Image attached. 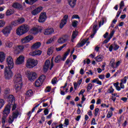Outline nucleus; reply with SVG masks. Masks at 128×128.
<instances>
[{
    "mask_svg": "<svg viewBox=\"0 0 128 128\" xmlns=\"http://www.w3.org/2000/svg\"><path fill=\"white\" fill-rule=\"evenodd\" d=\"M100 110V108H96L94 110V116H98V111Z\"/></svg>",
    "mask_w": 128,
    "mask_h": 128,
    "instance_id": "nucleus-54",
    "label": "nucleus"
},
{
    "mask_svg": "<svg viewBox=\"0 0 128 128\" xmlns=\"http://www.w3.org/2000/svg\"><path fill=\"white\" fill-rule=\"evenodd\" d=\"M68 15L66 14L64 16V18L61 20V22L60 24V28H62L68 22Z\"/></svg>",
    "mask_w": 128,
    "mask_h": 128,
    "instance_id": "nucleus-10",
    "label": "nucleus"
},
{
    "mask_svg": "<svg viewBox=\"0 0 128 128\" xmlns=\"http://www.w3.org/2000/svg\"><path fill=\"white\" fill-rule=\"evenodd\" d=\"M120 48V46L118 45L116 43H114V50H118Z\"/></svg>",
    "mask_w": 128,
    "mask_h": 128,
    "instance_id": "nucleus-47",
    "label": "nucleus"
},
{
    "mask_svg": "<svg viewBox=\"0 0 128 128\" xmlns=\"http://www.w3.org/2000/svg\"><path fill=\"white\" fill-rule=\"evenodd\" d=\"M54 38H51L46 42V44H50L52 42H54Z\"/></svg>",
    "mask_w": 128,
    "mask_h": 128,
    "instance_id": "nucleus-36",
    "label": "nucleus"
},
{
    "mask_svg": "<svg viewBox=\"0 0 128 128\" xmlns=\"http://www.w3.org/2000/svg\"><path fill=\"white\" fill-rule=\"evenodd\" d=\"M66 42V39H64V38H60L58 40V44H64Z\"/></svg>",
    "mask_w": 128,
    "mask_h": 128,
    "instance_id": "nucleus-37",
    "label": "nucleus"
},
{
    "mask_svg": "<svg viewBox=\"0 0 128 128\" xmlns=\"http://www.w3.org/2000/svg\"><path fill=\"white\" fill-rule=\"evenodd\" d=\"M6 24V22L2 20H0V28H3V26H4V25Z\"/></svg>",
    "mask_w": 128,
    "mask_h": 128,
    "instance_id": "nucleus-49",
    "label": "nucleus"
},
{
    "mask_svg": "<svg viewBox=\"0 0 128 128\" xmlns=\"http://www.w3.org/2000/svg\"><path fill=\"white\" fill-rule=\"evenodd\" d=\"M87 92H90V90H92V83H89L86 87Z\"/></svg>",
    "mask_w": 128,
    "mask_h": 128,
    "instance_id": "nucleus-39",
    "label": "nucleus"
},
{
    "mask_svg": "<svg viewBox=\"0 0 128 128\" xmlns=\"http://www.w3.org/2000/svg\"><path fill=\"white\" fill-rule=\"evenodd\" d=\"M126 76L124 77V82L123 80H120L121 82L120 83V86L121 88H122L123 90L124 88V85L123 84H126Z\"/></svg>",
    "mask_w": 128,
    "mask_h": 128,
    "instance_id": "nucleus-22",
    "label": "nucleus"
},
{
    "mask_svg": "<svg viewBox=\"0 0 128 128\" xmlns=\"http://www.w3.org/2000/svg\"><path fill=\"white\" fill-rule=\"evenodd\" d=\"M32 40H34V36L30 34L25 36L24 38H22L21 40V42L22 44H28V42H30Z\"/></svg>",
    "mask_w": 128,
    "mask_h": 128,
    "instance_id": "nucleus-8",
    "label": "nucleus"
},
{
    "mask_svg": "<svg viewBox=\"0 0 128 128\" xmlns=\"http://www.w3.org/2000/svg\"><path fill=\"white\" fill-rule=\"evenodd\" d=\"M50 60H46L45 62V64L43 67L44 70V72H48V68H50Z\"/></svg>",
    "mask_w": 128,
    "mask_h": 128,
    "instance_id": "nucleus-20",
    "label": "nucleus"
},
{
    "mask_svg": "<svg viewBox=\"0 0 128 128\" xmlns=\"http://www.w3.org/2000/svg\"><path fill=\"white\" fill-rule=\"evenodd\" d=\"M120 14H122V10H118V11L117 12L116 16L115 17L116 18H118V16H120Z\"/></svg>",
    "mask_w": 128,
    "mask_h": 128,
    "instance_id": "nucleus-52",
    "label": "nucleus"
},
{
    "mask_svg": "<svg viewBox=\"0 0 128 128\" xmlns=\"http://www.w3.org/2000/svg\"><path fill=\"white\" fill-rule=\"evenodd\" d=\"M124 6V0H122L120 4V8H119L120 10H122Z\"/></svg>",
    "mask_w": 128,
    "mask_h": 128,
    "instance_id": "nucleus-42",
    "label": "nucleus"
},
{
    "mask_svg": "<svg viewBox=\"0 0 128 128\" xmlns=\"http://www.w3.org/2000/svg\"><path fill=\"white\" fill-rule=\"evenodd\" d=\"M49 112L50 111H48V109L46 108L44 111V116H48V114Z\"/></svg>",
    "mask_w": 128,
    "mask_h": 128,
    "instance_id": "nucleus-55",
    "label": "nucleus"
},
{
    "mask_svg": "<svg viewBox=\"0 0 128 128\" xmlns=\"http://www.w3.org/2000/svg\"><path fill=\"white\" fill-rule=\"evenodd\" d=\"M18 49L20 50V52H22V50H24V46H19Z\"/></svg>",
    "mask_w": 128,
    "mask_h": 128,
    "instance_id": "nucleus-62",
    "label": "nucleus"
},
{
    "mask_svg": "<svg viewBox=\"0 0 128 128\" xmlns=\"http://www.w3.org/2000/svg\"><path fill=\"white\" fill-rule=\"evenodd\" d=\"M38 62L36 60L30 58L27 60L26 66L29 68H34L36 66L38 65Z\"/></svg>",
    "mask_w": 128,
    "mask_h": 128,
    "instance_id": "nucleus-5",
    "label": "nucleus"
},
{
    "mask_svg": "<svg viewBox=\"0 0 128 128\" xmlns=\"http://www.w3.org/2000/svg\"><path fill=\"white\" fill-rule=\"evenodd\" d=\"M78 32L74 31L72 36V40H74V38H76L78 36Z\"/></svg>",
    "mask_w": 128,
    "mask_h": 128,
    "instance_id": "nucleus-40",
    "label": "nucleus"
},
{
    "mask_svg": "<svg viewBox=\"0 0 128 128\" xmlns=\"http://www.w3.org/2000/svg\"><path fill=\"white\" fill-rule=\"evenodd\" d=\"M14 14V10L12 9L8 10L6 12V16H12V14Z\"/></svg>",
    "mask_w": 128,
    "mask_h": 128,
    "instance_id": "nucleus-29",
    "label": "nucleus"
},
{
    "mask_svg": "<svg viewBox=\"0 0 128 128\" xmlns=\"http://www.w3.org/2000/svg\"><path fill=\"white\" fill-rule=\"evenodd\" d=\"M32 30L34 33V34H38V32H40V30H38V28H34L32 29Z\"/></svg>",
    "mask_w": 128,
    "mask_h": 128,
    "instance_id": "nucleus-41",
    "label": "nucleus"
},
{
    "mask_svg": "<svg viewBox=\"0 0 128 128\" xmlns=\"http://www.w3.org/2000/svg\"><path fill=\"white\" fill-rule=\"evenodd\" d=\"M96 124H97L96 122V118H93L91 122V126H96Z\"/></svg>",
    "mask_w": 128,
    "mask_h": 128,
    "instance_id": "nucleus-50",
    "label": "nucleus"
},
{
    "mask_svg": "<svg viewBox=\"0 0 128 128\" xmlns=\"http://www.w3.org/2000/svg\"><path fill=\"white\" fill-rule=\"evenodd\" d=\"M20 116V112L18 110H16V112H12V118H18V117Z\"/></svg>",
    "mask_w": 128,
    "mask_h": 128,
    "instance_id": "nucleus-33",
    "label": "nucleus"
},
{
    "mask_svg": "<svg viewBox=\"0 0 128 128\" xmlns=\"http://www.w3.org/2000/svg\"><path fill=\"white\" fill-rule=\"evenodd\" d=\"M12 68H8V67L5 68L4 76H5L6 80H10V78H12V76H14V73H12Z\"/></svg>",
    "mask_w": 128,
    "mask_h": 128,
    "instance_id": "nucleus-4",
    "label": "nucleus"
},
{
    "mask_svg": "<svg viewBox=\"0 0 128 128\" xmlns=\"http://www.w3.org/2000/svg\"><path fill=\"white\" fill-rule=\"evenodd\" d=\"M72 20H74V18H78V20H80V16H78V15L74 14L72 16Z\"/></svg>",
    "mask_w": 128,
    "mask_h": 128,
    "instance_id": "nucleus-56",
    "label": "nucleus"
},
{
    "mask_svg": "<svg viewBox=\"0 0 128 128\" xmlns=\"http://www.w3.org/2000/svg\"><path fill=\"white\" fill-rule=\"evenodd\" d=\"M42 46L40 42H36L32 46V48H39Z\"/></svg>",
    "mask_w": 128,
    "mask_h": 128,
    "instance_id": "nucleus-26",
    "label": "nucleus"
},
{
    "mask_svg": "<svg viewBox=\"0 0 128 128\" xmlns=\"http://www.w3.org/2000/svg\"><path fill=\"white\" fill-rule=\"evenodd\" d=\"M12 8H16V10H24L22 5L18 2H14L12 5Z\"/></svg>",
    "mask_w": 128,
    "mask_h": 128,
    "instance_id": "nucleus-13",
    "label": "nucleus"
},
{
    "mask_svg": "<svg viewBox=\"0 0 128 128\" xmlns=\"http://www.w3.org/2000/svg\"><path fill=\"white\" fill-rule=\"evenodd\" d=\"M54 29L53 28H48L46 29L44 32V34L45 36H48L50 34H54Z\"/></svg>",
    "mask_w": 128,
    "mask_h": 128,
    "instance_id": "nucleus-16",
    "label": "nucleus"
},
{
    "mask_svg": "<svg viewBox=\"0 0 128 128\" xmlns=\"http://www.w3.org/2000/svg\"><path fill=\"white\" fill-rule=\"evenodd\" d=\"M70 50L68 49V51L64 53L62 58H61V60L64 62L65 60H66V57L68 56V54H70Z\"/></svg>",
    "mask_w": 128,
    "mask_h": 128,
    "instance_id": "nucleus-24",
    "label": "nucleus"
},
{
    "mask_svg": "<svg viewBox=\"0 0 128 128\" xmlns=\"http://www.w3.org/2000/svg\"><path fill=\"white\" fill-rule=\"evenodd\" d=\"M56 78H54L52 80V84H56Z\"/></svg>",
    "mask_w": 128,
    "mask_h": 128,
    "instance_id": "nucleus-61",
    "label": "nucleus"
},
{
    "mask_svg": "<svg viewBox=\"0 0 128 128\" xmlns=\"http://www.w3.org/2000/svg\"><path fill=\"white\" fill-rule=\"evenodd\" d=\"M30 30V26L24 24L18 28L16 30V34L18 36H22L24 34H26Z\"/></svg>",
    "mask_w": 128,
    "mask_h": 128,
    "instance_id": "nucleus-2",
    "label": "nucleus"
},
{
    "mask_svg": "<svg viewBox=\"0 0 128 128\" xmlns=\"http://www.w3.org/2000/svg\"><path fill=\"white\" fill-rule=\"evenodd\" d=\"M4 105V100L3 99H0V108H2Z\"/></svg>",
    "mask_w": 128,
    "mask_h": 128,
    "instance_id": "nucleus-44",
    "label": "nucleus"
},
{
    "mask_svg": "<svg viewBox=\"0 0 128 128\" xmlns=\"http://www.w3.org/2000/svg\"><path fill=\"white\" fill-rule=\"evenodd\" d=\"M114 32H116V31L114 30H113L110 33L109 36L104 41L103 44H108V42H110V40L112 38V36H114Z\"/></svg>",
    "mask_w": 128,
    "mask_h": 128,
    "instance_id": "nucleus-19",
    "label": "nucleus"
},
{
    "mask_svg": "<svg viewBox=\"0 0 128 128\" xmlns=\"http://www.w3.org/2000/svg\"><path fill=\"white\" fill-rule=\"evenodd\" d=\"M4 94H6V96L10 94V89H6L4 92Z\"/></svg>",
    "mask_w": 128,
    "mask_h": 128,
    "instance_id": "nucleus-60",
    "label": "nucleus"
},
{
    "mask_svg": "<svg viewBox=\"0 0 128 128\" xmlns=\"http://www.w3.org/2000/svg\"><path fill=\"white\" fill-rule=\"evenodd\" d=\"M18 20V24H24V22H26V20L24 18H18V20Z\"/></svg>",
    "mask_w": 128,
    "mask_h": 128,
    "instance_id": "nucleus-38",
    "label": "nucleus"
},
{
    "mask_svg": "<svg viewBox=\"0 0 128 128\" xmlns=\"http://www.w3.org/2000/svg\"><path fill=\"white\" fill-rule=\"evenodd\" d=\"M10 106L6 105L5 107L4 110L3 111V116L2 118V124H6V118L10 113Z\"/></svg>",
    "mask_w": 128,
    "mask_h": 128,
    "instance_id": "nucleus-3",
    "label": "nucleus"
},
{
    "mask_svg": "<svg viewBox=\"0 0 128 128\" xmlns=\"http://www.w3.org/2000/svg\"><path fill=\"white\" fill-rule=\"evenodd\" d=\"M64 124L66 126H68L70 124V120L68 118H65Z\"/></svg>",
    "mask_w": 128,
    "mask_h": 128,
    "instance_id": "nucleus-57",
    "label": "nucleus"
},
{
    "mask_svg": "<svg viewBox=\"0 0 128 128\" xmlns=\"http://www.w3.org/2000/svg\"><path fill=\"white\" fill-rule=\"evenodd\" d=\"M52 68H54V58H52L51 59V65L50 67V70Z\"/></svg>",
    "mask_w": 128,
    "mask_h": 128,
    "instance_id": "nucleus-58",
    "label": "nucleus"
},
{
    "mask_svg": "<svg viewBox=\"0 0 128 128\" xmlns=\"http://www.w3.org/2000/svg\"><path fill=\"white\" fill-rule=\"evenodd\" d=\"M12 46H14V43L12 42H8L6 44V46H8V48H12Z\"/></svg>",
    "mask_w": 128,
    "mask_h": 128,
    "instance_id": "nucleus-45",
    "label": "nucleus"
},
{
    "mask_svg": "<svg viewBox=\"0 0 128 128\" xmlns=\"http://www.w3.org/2000/svg\"><path fill=\"white\" fill-rule=\"evenodd\" d=\"M61 60H62V56L59 55L56 57L54 62L56 64H58V62H60Z\"/></svg>",
    "mask_w": 128,
    "mask_h": 128,
    "instance_id": "nucleus-34",
    "label": "nucleus"
},
{
    "mask_svg": "<svg viewBox=\"0 0 128 128\" xmlns=\"http://www.w3.org/2000/svg\"><path fill=\"white\" fill-rule=\"evenodd\" d=\"M26 96L28 97L32 96H34V92H32V90H29L27 91L26 92Z\"/></svg>",
    "mask_w": 128,
    "mask_h": 128,
    "instance_id": "nucleus-32",
    "label": "nucleus"
},
{
    "mask_svg": "<svg viewBox=\"0 0 128 128\" xmlns=\"http://www.w3.org/2000/svg\"><path fill=\"white\" fill-rule=\"evenodd\" d=\"M14 84H15L14 88L16 91L20 92L22 87V78L20 73H16L14 78Z\"/></svg>",
    "mask_w": 128,
    "mask_h": 128,
    "instance_id": "nucleus-1",
    "label": "nucleus"
},
{
    "mask_svg": "<svg viewBox=\"0 0 128 128\" xmlns=\"http://www.w3.org/2000/svg\"><path fill=\"white\" fill-rule=\"evenodd\" d=\"M43 8H44L42 6L38 7L32 10L31 14L32 16H36V14H38L42 10Z\"/></svg>",
    "mask_w": 128,
    "mask_h": 128,
    "instance_id": "nucleus-14",
    "label": "nucleus"
},
{
    "mask_svg": "<svg viewBox=\"0 0 128 128\" xmlns=\"http://www.w3.org/2000/svg\"><path fill=\"white\" fill-rule=\"evenodd\" d=\"M12 105V110H16V104L14 103Z\"/></svg>",
    "mask_w": 128,
    "mask_h": 128,
    "instance_id": "nucleus-63",
    "label": "nucleus"
},
{
    "mask_svg": "<svg viewBox=\"0 0 128 128\" xmlns=\"http://www.w3.org/2000/svg\"><path fill=\"white\" fill-rule=\"evenodd\" d=\"M114 92V89L112 88V86H111L107 90V94H112Z\"/></svg>",
    "mask_w": 128,
    "mask_h": 128,
    "instance_id": "nucleus-35",
    "label": "nucleus"
},
{
    "mask_svg": "<svg viewBox=\"0 0 128 128\" xmlns=\"http://www.w3.org/2000/svg\"><path fill=\"white\" fill-rule=\"evenodd\" d=\"M48 17L46 16V12H41L39 16V18L38 19V22L42 23L44 22L46 20V18Z\"/></svg>",
    "mask_w": 128,
    "mask_h": 128,
    "instance_id": "nucleus-9",
    "label": "nucleus"
},
{
    "mask_svg": "<svg viewBox=\"0 0 128 128\" xmlns=\"http://www.w3.org/2000/svg\"><path fill=\"white\" fill-rule=\"evenodd\" d=\"M93 30L92 32L94 34H96V32H98V20H96L94 22V23Z\"/></svg>",
    "mask_w": 128,
    "mask_h": 128,
    "instance_id": "nucleus-23",
    "label": "nucleus"
},
{
    "mask_svg": "<svg viewBox=\"0 0 128 128\" xmlns=\"http://www.w3.org/2000/svg\"><path fill=\"white\" fill-rule=\"evenodd\" d=\"M54 47L50 46V48H48L47 51V54L48 56H50V54H52L54 52Z\"/></svg>",
    "mask_w": 128,
    "mask_h": 128,
    "instance_id": "nucleus-27",
    "label": "nucleus"
},
{
    "mask_svg": "<svg viewBox=\"0 0 128 128\" xmlns=\"http://www.w3.org/2000/svg\"><path fill=\"white\" fill-rule=\"evenodd\" d=\"M24 62V57L22 56H20L16 60V64H22Z\"/></svg>",
    "mask_w": 128,
    "mask_h": 128,
    "instance_id": "nucleus-17",
    "label": "nucleus"
},
{
    "mask_svg": "<svg viewBox=\"0 0 128 128\" xmlns=\"http://www.w3.org/2000/svg\"><path fill=\"white\" fill-rule=\"evenodd\" d=\"M8 100L10 102H9V104H7V106H10V108L12 107V104L16 102V98L12 95H9L8 96Z\"/></svg>",
    "mask_w": 128,
    "mask_h": 128,
    "instance_id": "nucleus-12",
    "label": "nucleus"
},
{
    "mask_svg": "<svg viewBox=\"0 0 128 128\" xmlns=\"http://www.w3.org/2000/svg\"><path fill=\"white\" fill-rule=\"evenodd\" d=\"M111 116H112V112L109 111L107 114L106 118H110Z\"/></svg>",
    "mask_w": 128,
    "mask_h": 128,
    "instance_id": "nucleus-48",
    "label": "nucleus"
},
{
    "mask_svg": "<svg viewBox=\"0 0 128 128\" xmlns=\"http://www.w3.org/2000/svg\"><path fill=\"white\" fill-rule=\"evenodd\" d=\"M12 30V28L10 26H7L2 30V32L4 36H8L10 34Z\"/></svg>",
    "mask_w": 128,
    "mask_h": 128,
    "instance_id": "nucleus-11",
    "label": "nucleus"
},
{
    "mask_svg": "<svg viewBox=\"0 0 128 128\" xmlns=\"http://www.w3.org/2000/svg\"><path fill=\"white\" fill-rule=\"evenodd\" d=\"M95 58H96V62H102V60H104V56L99 55L97 56Z\"/></svg>",
    "mask_w": 128,
    "mask_h": 128,
    "instance_id": "nucleus-31",
    "label": "nucleus"
},
{
    "mask_svg": "<svg viewBox=\"0 0 128 128\" xmlns=\"http://www.w3.org/2000/svg\"><path fill=\"white\" fill-rule=\"evenodd\" d=\"M6 60V54L4 52H0V62H3Z\"/></svg>",
    "mask_w": 128,
    "mask_h": 128,
    "instance_id": "nucleus-25",
    "label": "nucleus"
},
{
    "mask_svg": "<svg viewBox=\"0 0 128 128\" xmlns=\"http://www.w3.org/2000/svg\"><path fill=\"white\" fill-rule=\"evenodd\" d=\"M78 22L77 20H74L72 22V26H73V28H76V26H78Z\"/></svg>",
    "mask_w": 128,
    "mask_h": 128,
    "instance_id": "nucleus-46",
    "label": "nucleus"
},
{
    "mask_svg": "<svg viewBox=\"0 0 128 128\" xmlns=\"http://www.w3.org/2000/svg\"><path fill=\"white\" fill-rule=\"evenodd\" d=\"M42 50H36L35 51L32 52L30 53V55L32 56H40L42 54Z\"/></svg>",
    "mask_w": 128,
    "mask_h": 128,
    "instance_id": "nucleus-18",
    "label": "nucleus"
},
{
    "mask_svg": "<svg viewBox=\"0 0 128 128\" xmlns=\"http://www.w3.org/2000/svg\"><path fill=\"white\" fill-rule=\"evenodd\" d=\"M88 40V38L87 39H84L81 41L80 42H78L76 45V48H82L86 44Z\"/></svg>",
    "mask_w": 128,
    "mask_h": 128,
    "instance_id": "nucleus-15",
    "label": "nucleus"
},
{
    "mask_svg": "<svg viewBox=\"0 0 128 128\" xmlns=\"http://www.w3.org/2000/svg\"><path fill=\"white\" fill-rule=\"evenodd\" d=\"M98 78L100 80H104V74H102V75L98 76Z\"/></svg>",
    "mask_w": 128,
    "mask_h": 128,
    "instance_id": "nucleus-64",
    "label": "nucleus"
},
{
    "mask_svg": "<svg viewBox=\"0 0 128 128\" xmlns=\"http://www.w3.org/2000/svg\"><path fill=\"white\" fill-rule=\"evenodd\" d=\"M6 62L8 66H6V68H14V59H12V56H8L6 59Z\"/></svg>",
    "mask_w": 128,
    "mask_h": 128,
    "instance_id": "nucleus-7",
    "label": "nucleus"
},
{
    "mask_svg": "<svg viewBox=\"0 0 128 128\" xmlns=\"http://www.w3.org/2000/svg\"><path fill=\"white\" fill-rule=\"evenodd\" d=\"M20 24L18 23V22L17 20H15V21H14L12 22V26H18V24Z\"/></svg>",
    "mask_w": 128,
    "mask_h": 128,
    "instance_id": "nucleus-59",
    "label": "nucleus"
},
{
    "mask_svg": "<svg viewBox=\"0 0 128 128\" xmlns=\"http://www.w3.org/2000/svg\"><path fill=\"white\" fill-rule=\"evenodd\" d=\"M14 119L12 117H10L8 120V122H9V124H12V122H14Z\"/></svg>",
    "mask_w": 128,
    "mask_h": 128,
    "instance_id": "nucleus-53",
    "label": "nucleus"
},
{
    "mask_svg": "<svg viewBox=\"0 0 128 128\" xmlns=\"http://www.w3.org/2000/svg\"><path fill=\"white\" fill-rule=\"evenodd\" d=\"M68 4L69 6H70V8H74V6H76V0H68Z\"/></svg>",
    "mask_w": 128,
    "mask_h": 128,
    "instance_id": "nucleus-21",
    "label": "nucleus"
},
{
    "mask_svg": "<svg viewBox=\"0 0 128 128\" xmlns=\"http://www.w3.org/2000/svg\"><path fill=\"white\" fill-rule=\"evenodd\" d=\"M38 80H40L44 82V80H46V76L42 74V76H40Z\"/></svg>",
    "mask_w": 128,
    "mask_h": 128,
    "instance_id": "nucleus-43",
    "label": "nucleus"
},
{
    "mask_svg": "<svg viewBox=\"0 0 128 128\" xmlns=\"http://www.w3.org/2000/svg\"><path fill=\"white\" fill-rule=\"evenodd\" d=\"M26 76H28V78L30 82H34V80L38 78V74L30 70L27 71Z\"/></svg>",
    "mask_w": 128,
    "mask_h": 128,
    "instance_id": "nucleus-6",
    "label": "nucleus"
},
{
    "mask_svg": "<svg viewBox=\"0 0 128 128\" xmlns=\"http://www.w3.org/2000/svg\"><path fill=\"white\" fill-rule=\"evenodd\" d=\"M114 62L115 60L114 58H112L109 64L110 66H111V68H116V67L114 66L116 65V63Z\"/></svg>",
    "mask_w": 128,
    "mask_h": 128,
    "instance_id": "nucleus-30",
    "label": "nucleus"
},
{
    "mask_svg": "<svg viewBox=\"0 0 128 128\" xmlns=\"http://www.w3.org/2000/svg\"><path fill=\"white\" fill-rule=\"evenodd\" d=\"M52 88H50V86H48L46 88V89L45 90V92H50Z\"/></svg>",
    "mask_w": 128,
    "mask_h": 128,
    "instance_id": "nucleus-51",
    "label": "nucleus"
},
{
    "mask_svg": "<svg viewBox=\"0 0 128 128\" xmlns=\"http://www.w3.org/2000/svg\"><path fill=\"white\" fill-rule=\"evenodd\" d=\"M42 82L40 80L38 79L36 82H35V86L36 88H40L42 84Z\"/></svg>",
    "mask_w": 128,
    "mask_h": 128,
    "instance_id": "nucleus-28",
    "label": "nucleus"
}]
</instances>
